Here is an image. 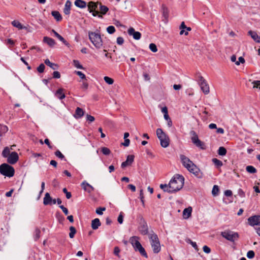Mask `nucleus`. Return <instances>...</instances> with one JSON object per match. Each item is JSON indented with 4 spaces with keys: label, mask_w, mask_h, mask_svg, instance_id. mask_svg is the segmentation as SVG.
Listing matches in <instances>:
<instances>
[{
    "label": "nucleus",
    "mask_w": 260,
    "mask_h": 260,
    "mask_svg": "<svg viewBox=\"0 0 260 260\" xmlns=\"http://www.w3.org/2000/svg\"><path fill=\"white\" fill-rule=\"evenodd\" d=\"M180 158L183 166L190 173L196 177H202V173L200 169L187 157L184 155H180Z\"/></svg>",
    "instance_id": "nucleus-1"
},
{
    "label": "nucleus",
    "mask_w": 260,
    "mask_h": 260,
    "mask_svg": "<svg viewBox=\"0 0 260 260\" xmlns=\"http://www.w3.org/2000/svg\"><path fill=\"white\" fill-rule=\"evenodd\" d=\"M184 178L182 175L176 174L169 182V190L167 189L168 192H175L180 190L183 186Z\"/></svg>",
    "instance_id": "nucleus-2"
},
{
    "label": "nucleus",
    "mask_w": 260,
    "mask_h": 260,
    "mask_svg": "<svg viewBox=\"0 0 260 260\" xmlns=\"http://www.w3.org/2000/svg\"><path fill=\"white\" fill-rule=\"evenodd\" d=\"M139 238L137 236H133L129 238V242L132 245L135 251L139 252L140 254L145 258L148 257L147 254L139 241Z\"/></svg>",
    "instance_id": "nucleus-3"
},
{
    "label": "nucleus",
    "mask_w": 260,
    "mask_h": 260,
    "mask_svg": "<svg viewBox=\"0 0 260 260\" xmlns=\"http://www.w3.org/2000/svg\"><path fill=\"white\" fill-rule=\"evenodd\" d=\"M88 34L89 39L94 47L98 49L102 48L103 45V42L101 35L98 32L91 31H89Z\"/></svg>",
    "instance_id": "nucleus-4"
},
{
    "label": "nucleus",
    "mask_w": 260,
    "mask_h": 260,
    "mask_svg": "<svg viewBox=\"0 0 260 260\" xmlns=\"http://www.w3.org/2000/svg\"><path fill=\"white\" fill-rule=\"evenodd\" d=\"M150 244L154 253H158L161 249L160 242L158 238L155 234H150L149 235Z\"/></svg>",
    "instance_id": "nucleus-5"
},
{
    "label": "nucleus",
    "mask_w": 260,
    "mask_h": 260,
    "mask_svg": "<svg viewBox=\"0 0 260 260\" xmlns=\"http://www.w3.org/2000/svg\"><path fill=\"white\" fill-rule=\"evenodd\" d=\"M156 133L157 138L160 140L161 146L164 148L167 147L170 143L169 137L160 128L156 129Z\"/></svg>",
    "instance_id": "nucleus-6"
},
{
    "label": "nucleus",
    "mask_w": 260,
    "mask_h": 260,
    "mask_svg": "<svg viewBox=\"0 0 260 260\" xmlns=\"http://www.w3.org/2000/svg\"><path fill=\"white\" fill-rule=\"evenodd\" d=\"M0 173L3 175L11 177L14 176L15 170L13 167L7 164H3L0 166Z\"/></svg>",
    "instance_id": "nucleus-7"
},
{
    "label": "nucleus",
    "mask_w": 260,
    "mask_h": 260,
    "mask_svg": "<svg viewBox=\"0 0 260 260\" xmlns=\"http://www.w3.org/2000/svg\"><path fill=\"white\" fill-rule=\"evenodd\" d=\"M190 134L191 136V140L193 144L202 150H205L206 149L205 143L199 139L197 133L194 131H190Z\"/></svg>",
    "instance_id": "nucleus-8"
},
{
    "label": "nucleus",
    "mask_w": 260,
    "mask_h": 260,
    "mask_svg": "<svg viewBox=\"0 0 260 260\" xmlns=\"http://www.w3.org/2000/svg\"><path fill=\"white\" fill-rule=\"evenodd\" d=\"M221 235L226 240L231 242H234L239 238V235L237 233L230 230L222 232Z\"/></svg>",
    "instance_id": "nucleus-9"
},
{
    "label": "nucleus",
    "mask_w": 260,
    "mask_h": 260,
    "mask_svg": "<svg viewBox=\"0 0 260 260\" xmlns=\"http://www.w3.org/2000/svg\"><path fill=\"white\" fill-rule=\"evenodd\" d=\"M100 5L99 2L94 3L93 2H90L88 4V10L90 13H92L93 16H98L100 18H103L102 16L99 14L98 11V5Z\"/></svg>",
    "instance_id": "nucleus-10"
},
{
    "label": "nucleus",
    "mask_w": 260,
    "mask_h": 260,
    "mask_svg": "<svg viewBox=\"0 0 260 260\" xmlns=\"http://www.w3.org/2000/svg\"><path fill=\"white\" fill-rule=\"evenodd\" d=\"M198 83L203 92L207 94L209 93V87L205 79L201 76L199 77Z\"/></svg>",
    "instance_id": "nucleus-11"
},
{
    "label": "nucleus",
    "mask_w": 260,
    "mask_h": 260,
    "mask_svg": "<svg viewBox=\"0 0 260 260\" xmlns=\"http://www.w3.org/2000/svg\"><path fill=\"white\" fill-rule=\"evenodd\" d=\"M249 224L251 226L260 225V215H254L248 219Z\"/></svg>",
    "instance_id": "nucleus-12"
},
{
    "label": "nucleus",
    "mask_w": 260,
    "mask_h": 260,
    "mask_svg": "<svg viewBox=\"0 0 260 260\" xmlns=\"http://www.w3.org/2000/svg\"><path fill=\"white\" fill-rule=\"evenodd\" d=\"M7 158V161L13 165L18 161L19 156L17 152H12Z\"/></svg>",
    "instance_id": "nucleus-13"
},
{
    "label": "nucleus",
    "mask_w": 260,
    "mask_h": 260,
    "mask_svg": "<svg viewBox=\"0 0 260 260\" xmlns=\"http://www.w3.org/2000/svg\"><path fill=\"white\" fill-rule=\"evenodd\" d=\"M128 34L129 36H133V38L135 40H139L141 38V34L139 31H136L135 29L133 27L129 28L127 30Z\"/></svg>",
    "instance_id": "nucleus-14"
},
{
    "label": "nucleus",
    "mask_w": 260,
    "mask_h": 260,
    "mask_svg": "<svg viewBox=\"0 0 260 260\" xmlns=\"http://www.w3.org/2000/svg\"><path fill=\"white\" fill-rule=\"evenodd\" d=\"M81 186L85 191H87L88 193H91L94 189L91 185L85 181H83L81 183Z\"/></svg>",
    "instance_id": "nucleus-15"
},
{
    "label": "nucleus",
    "mask_w": 260,
    "mask_h": 260,
    "mask_svg": "<svg viewBox=\"0 0 260 260\" xmlns=\"http://www.w3.org/2000/svg\"><path fill=\"white\" fill-rule=\"evenodd\" d=\"M134 159V156L133 155H129L127 156L126 161H123L121 164V167L124 168L127 166L128 165H131Z\"/></svg>",
    "instance_id": "nucleus-16"
},
{
    "label": "nucleus",
    "mask_w": 260,
    "mask_h": 260,
    "mask_svg": "<svg viewBox=\"0 0 260 260\" xmlns=\"http://www.w3.org/2000/svg\"><path fill=\"white\" fill-rule=\"evenodd\" d=\"M84 110L80 107H77L76 109L75 114H74V117L76 119H79L81 118L84 115Z\"/></svg>",
    "instance_id": "nucleus-17"
},
{
    "label": "nucleus",
    "mask_w": 260,
    "mask_h": 260,
    "mask_svg": "<svg viewBox=\"0 0 260 260\" xmlns=\"http://www.w3.org/2000/svg\"><path fill=\"white\" fill-rule=\"evenodd\" d=\"M52 198L48 192H46L43 199V204L44 205H52Z\"/></svg>",
    "instance_id": "nucleus-18"
},
{
    "label": "nucleus",
    "mask_w": 260,
    "mask_h": 260,
    "mask_svg": "<svg viewBox=\"0 0 260 260\" xmlns=\"http://www.w3.org/2000/svg\"><path fill=\"white\" fill-rule=\"evenodd\" d=\"M248 35L250 36L251 38L256 43H260V40L258 38V36L255 31L249 30L248 32Z\"/></svg>",
    "instance_id": "nucleus-19"
},
{
    "label": "nucleus",
    "mask_w": 260,
    "mask_h": 260,
    "mask_svg": "<svg viewBox=\"0 0 260 260\" xmlns=\"http://www.w3.org/2000/svg\"><path fill=\"white\" fill-rule=\"evenodd\" d=\"M71 5V2L69 0H68L65 4L64 8L63 9V12L66 15L70 14Z\"/></svg>",
    "instance_id": "nucleus-20"
},
{
    "label": "nucleus",
    "mask_w": 260,
    "mask_h": 260,
    "mask_svg": "<svg viewBox=\"0 0 260 260\" xmlns=\"http://www.w3.org/2000/svg\"><path fill=\"white\" fill-rule=\"evenodd\" d=\"M192 208L191 207H189L184 209L183 211V216L184 219L188 218L191 214Z\"/></svg>",
    "instance_id": "nucleus-21"
},
{
    "label": "nucleus",
    "mask_w": 260,
    "mask_h": 260,
    "mask_svg": "<svg viewBox=\"0 0 260 260\" xmlns=\"http://www.w3.org/2000/svg\"><path fill=\"white\" fill-rule=\"evenodd\" d=\"M101 223L99 218H95L91 221V228L93 230H96L101 225Z\"/></svg>",
    "instance_id": "nucleus-22"
},
{
    "label": "nucleus",
    "mask_w": 260,
    "mask_h": 260,
    "mask_svg": "<svg viewBox=\"0 0 260 260\" xmlns=\"http://www.w3.org/2000/svg\"><path fill=\"white\" fill-rule=\"evenodd\" d=\"M43 41L50 47H53L55 44L54 40L48 37H44L43 38Z\"/></svg>",
    "instance_id": "nucleus-23"
},
{
    "label": "nucleus",
    "mask_w": 260,
    "mask_h": 260,
    "mask_svg": "<svg viewBox=\"0 0 260 260\" xmlns=\"http://www.w3.org/2000/svg\"><path fill=\"white\" fill-rule=\"evenodd\" d=\"M139 231L141 234L143 235H145L148 234V227L145 222L141 225V226L139 228Z\"/></svg>",
    "instance_id": "nucleus-24"
},
{
    "label": "nucleus",
    "mask_w": 260,
    "mask_h": 260,
    "mask_svg": "<svg viewBox=\"0 0 260 260\" xmlns=\"http://www.w3.org/2000/svg\"><path fill=\"white\" fill-rule=\"evenodd\" d=\"M52 32L54 34L55 36L61 42H62L64 45L66 46L69 45V44L64 40V39L55 30L52 29Z\"/></svg>",
    "instance_id": "nucleus-25"
},
{
    "label": "nucleus",
    "mask_w": 260,
    "mask_h": 260,
    "mask_svg": "<svg viewBox=\"0 0 260 260\" xmlns=\"http://www.w3.org/2000/svg\"><path fill=\"white\" fill-rule=\"evenodd\" d=\"M75 5L80 8H85L86 7V3L82 0H76Z\"/></svg>",
    "instance_id": "nucleus-26"
},
{
    "label": "nucleus",
    "mask_w": 260,
    "mask_h": 260,
    "mask_svg": "<svg viewBox=\"0 0 260 260\" xmlns=\"http://www.w3.org/2000/svg\"><path fill=\"white\" fill-rule=\"evenodd\" d=\"M55 96L60 100H62L65 98V94L63 93V89L62 88L58 89L55 92Z\"/></svg>",
    "instance_id": "nucleus-27"
},
{
    "label": "nucleus",
    "mask_w": 260,
    "mask_h": 260,
    "mask_svg": "<svg viewBox=\"0 0 260 260\" xmlns=\"http://www.w3.org/2000/svg\"><path fill=\"white\" fill-rule=\"evenodd\" d=\"M99 14H102L105 15L106 14V13L108 11L109 8L104 5H102L101 3H100V6H99Z\"/></svg>",
    "instance_id": "nucleus-28"
},
{
    "label": "nucleus",
    "mask_w": 260,
    "mask_h": 260,
    "mask_svg": "<svg viewBox=\"0 0 260 260\" xmlns=\"http://www.w3.org/2000/svg\"><path fill=\"white\" fill-rule=\"evenodd\" d=\"M45 63L54 70H57L58 68V66L57 64L52 63L48 59L45 60Z\"/></svg>",
    "instance_id": "nucleus-29"
},
{
    "label": "nucleus",
    "mask_w": 260,
    "mask_h": 260,
    "mask_svg": "<svg viewBox=\"0 0 260 260\" xmlns=\"http://www.w3.org/2000/svg\"><path fill=\"white\" fill-rule=\"evenodd\" d=\"M161 10L163 17L167 19L169 17V11L168 8L165 5H162Z\"/></svg>",
    "instance_id": "nucleus-30"
},
{
    "label": "nucleus",
    "mask_w": 260,
    "mask_h": 260,
    "mask_svg": "<svg viewBox=\"0 0 260 260\" xmlns=\"http://www.w3.org/2000/svg\"><path fill=\"white\" fill-rule=\"evenodd\" d=\"M51 14L54 17V18L56 20V21H59L61 20L62 17L59 12L57 11H52Z\"/></svg>",
    "instance_id": "nucleus-31"
},
{
    "label": "nucleus",
    "mask_w": 260,
    "mask_h": 260,
    "mask_svg": "<svg viewBox=\"0 0 260 260\" xmlns=\"http://www.w3.org/2000/svg\"><path fill=\"white\" fill-rule=\"evenodd\" d=\"M12 24L13 26L17 27L19 29H22L24 28L22 25L17 20H14L12 22Z\"/></svg>",
    "instance_id": "nucleus-32"
},
{
    "label": "nucleus",
    "mask_w": 260,
    "mask_h": 260,
    "mask_svg": "<svg viewBox=\"0 0 260 260\" xmlns=\"http://www.w3.org/2000/svg\"><path fill=\"white\" fill-rule=\"evenodd\" d=\"M212 161L217 168H220L223 165L222 162L216 158H213Z\"/></svg>",
    "instance_id": "nucleus-33"
},
{
    "label": "nucleus",
    "mask_w": 260,
    "mask_h": 260,
    "mask_svg": "<svg viewBox=\"0 0 260 260\" xmlns=\"http://www.w3.org/2000/svg\"><path fill=\"white\" fill-rule=\"evenodd\" d=\"M246 170L247 172L251 174H254L257 172L256 169L252 166H247L246 167Z\"/></svg>",
    "instance_id": "nucleus-34"
},
{
    "label": "nucleus",
    "mask_w": 260,
    "mask_h": 260,
    "mask_svg": "<svg viewBox=\"0 0 260 260\" xmlns=\"http://www.w3.org/2000/svg\"><path fill=\"white\" fill-rule=\"evenodd\" d=\"M249 81L251 82V83L253 85V88H258L260 89V80L252 81L251 79H249Z\"/></svg>",
    "instance_id": "nucleus-35"
},
{
    "label": "nucleus",
    "mask_w": 260,
    "mask_h": 260,
    "mask_svg": "<svg viewBox=\"0 0 260 260\" xmlns=\"http://www.w3.org/2000/svg\"><path fill=\"white\" fill-rule=\"evenodd\" d=\"M227 152L226 149L223 147H220L218 150V154L221 156H224Z\"/></svg>",
    "instance_id": "nucleus-36"
},
{
    "label": "nucleus",
    "mask_w": 260,
    "mask_h": 260,
    "mask_svg": "<svg viewBox=\"0 0 260 260\" xmlns=\"http://www.w3.org/2000/svg\"><path fill=\"white\" fill-rule=\"evenodd\" d=\"M219 192V189L217 185H214L212 188V193L213 196H217L218 195Z\"/></svg>",
    "instance_id": "nucleus-37"
},
{
    "label": "nucleus",
    "mask_w": 260,
    "mask_h": 260,
    "mask_svg": "<svg viewBox=\"0 0 260 260\" xmlns=\"http://www.w3.org/2000/svg\"><path fill=\"white\" fill-rule=\"evenodd\" d=\"M8 130L7 126L0 124V136L5 134Z\"/></svg>",
    "instance_id": "nucleus-38"
},
{
    "label": "nucleus",
    "mask_w": 260,
    "mask_h": 260,
    "mask_svg": "<svg viewBox=\"0 0 260 260\" xmlns=\"http://www.w3.org/2000/svg\"><path fill=\"white\" fill-rule=\"evenodd\" d=\"M185 241L187 243L190 244L192 245V246L195 249V250L196 251H198L199 250V248L198 247L197 244L195 242L192 241L189 238L186 239Z\"/></svg>",
    "instance_id": "nucleus-39"
},
{
    "label": "nucleus",
    "mask_w": 260,
    "mask_h": 260,
    "mask_svg": "<svg viewBox=\"0 0 260 260\" xmlns=\"http://www.w3.org/2000/svg\"><path fill=\"white\" fill-rule=\"evenodd\" d=\"M10 149L9 148V147H5L2 152L3 156L4 157H8L11 154L10 153Z\"/></svg>",
    "instance_id": "nucleus-40"
},
{
    "label": "nucleus",
    "mask_w": 260,
    "mask_h": 260,
    "mask_svg": "<svg viewBox=\"0 0 260 260\" xmlns=\"http://www.w3.org/2000/svg\"><path fill=\"white\" fill-rule=\"evenodd\" d=\"M70 233H69V237L70 238H73L75 236V234L76 233V230L74 226H70Z\"/></svg>",
    "instance_id": "nucleus-41"
},
{
    "label": "nucleus",
    "mask_w": 260,
    "mask_h": 260,
    "mask_svg": "<svg viewBox=\"0 0 260 260\" xmlns=\"http://www.w3.org/2000/svg\"><path fill=\"white\" fill-rule=\"evenodd\" d=\"M73 65L77 69H83V66L80 63V62L77 60H74L73 61Z\"/></svg>",
    "instance_id": "nucleus-42"
},
{
    "label": "nucleus",
    "mask_w": 260,
    "mask_h": 260,
    "mask_svg": "<svg viewBox=\"0 0 260 260\" xmlns=\"http://www.w3.org/2000/svg\"><path fill=\"white\" fill-rule=\"evenodd\" d=\"M41 231L39 229H37L34 233V238L35 240H37L40 237Z\"/></svg>",
    "instance_id": "nucleus-43"
},
{
    "label": "nucleus",
    "mask_w": 260,
    "mask_h": 260,
    "mask_svg": "<svg viewBox=\"0 0 260 260\" xmlns=\"http://www.w3.org/2000/svg\"><path fill=\"white\" fill-rule=\"evenodd\" d=\"M101 151L102 153L106 155H109L111 152L110 150L107 147H102L101 149Z\"/></svg>",
    "instance_id": "nucleus-44"
},
{
    "label": "nucleus",
    "mask_w": 260,
    "mask_h": 260,
    "mask_svg": "<svg viewBox=\"0 0 260 260\" xmlns=\"http://www.w3.org/2000/svg\"><path fill=\"white\" fill-rule=\"evenodd\" d=\"M104 79L105 81L109 85L112 84L114 82V80L113 79L107 76L104 77Z\"/></svg>",
    "instance_id": "nucleus-45"
},
{
    "label": "nucleus",
    "mask_w": 260,
    "mask_h": 260,
    "mask_svg": "<svg viewBox=\"0 0 260 260\" xmlns=\"http://www.w3.org/2000/svg\"><path fill=\"white\" fill-rule=\"evenodd\" d=\"M149 49L153 52H156L157 51V48L156 45L154 43H151L149 45Z\"/></svg>",
    "instance_id": "nucleus-46"
},
{
    "label": "nucleus",
    "mask_w": 260,
    "mask_h": 260,
    "mask_svg": "<svg viewBox=\"0 0 260 260\" xmlns=\"http://www.w3.org/2000/svg\"><path fill=\"white\" fill-rule=\"evenodd\" d=\"M107 31L109 34H113L115 31V28L114 26L111 25L107 28Z\"/></svg>",
    "instance_id": "nucleus-47"
},
{
    "label": "nucleus",
    "mask_w": 260,
    "mask_h": 260,
    "mask_svg": "<svg viewBox=\"0 0 260 260\" xmlns=\"http://www.w3.org/2000/svg\"><path fill=\"white\" fill-rule=\"evenodd\" d=\"M45 68V66L43 63H41L37 69V71L40 73L44 72Z\"/></svg>",
    "instance_id": "nucleus-48"
},
{
    "label": "nucleus",
    "mask_w": 260,
    "mask_h": 260,
    "mask_svg": "<svg viewBox=\"0 0 260 260\" xmlns=\"http://www.w3.org/2000/svg\"><path fill=\"white\" fill-rule=\"evenodd\" d=\"M55 155H56V156L60 158L61 159H64V156L58 150L55 152Z\"/></svg>",
    "instance_id": "nucleus-49"
},
{
    "label": "nucleus",
    "mask_w": 260,
    "mask_h": 260,
    "mask_svg": "<svg viewBox=\"0 0 260 260\" xmlns=\"http://www.w3.org/2000/svg\"><path fill=\"white\" fill-rule=\"evenodd\" d=\"M117 221L120 224H122L123 221V213L121 212L118 217Z\"/></svg>",
    "instance_id": "nucleus-50"
},
{
    "label": "nucleus",
    "mask_w": 260,
    "mask_h": 260,
    "mask_svg": "<svg viewBox=\"0 0 260 260\" xmlns=\"http://www.w3.org/2000/svg\"><path fill=\"white\" fill-rule=\"evenodd\" d=\"M255 253L252 250H249L247 253V257L249 258H252L254 257Z\"/></svg>",
    "instance_id": "nucleus-51"
},
{
    "label": "nucleus",
    "mask_w": 260,
    "mask_h": 260,
    "mask_svg": "<svg viewBox=\"0 0 260 260\" xmlns=\"http://www.w3.org/2000/svg\"><path fill=\"white\" fill-rule=\"evenodd\" d=\"M62 191L64 193H66V198L68 199H69L71 198V193L70 192H68L66 188H63Z\"/></svg>",
    "instance_id": "nucleus-52"
},
{
    "label": "nucleus",
    "mask_w": 260,
    "mask_h": 260,
    "mask_svg": "<svg viewBox=\"0 0 260 260\" xmlns=\"http://www.w3.org/2000/svg\"><path fill=\"white\" fill-rule=\"evenodd\" d=\"M106 210V208L103 207H100L96 209V213L99 215H102L103 214V211H105Z\"/></svg>",
    "instance_id": "nucleus-53"
},
{
    "label": "nucleus",
    "mask_w": 260,
    "mask_h": 260,
    "mask_svg": "<svg viewBox=\"0 0 260 260\" xmlns=\"http://www.w3.org/2000/svg\"><path fill=\"white\" fill-rule=\"evenodd\" d=\"M170 185L169 184L168 185L167 184H161L160 185V188L162 189H163L165 191H167V189L169 190V189H170Z\"/></svg>",
    "instance_id": "nucleus-54"
},
{
    "label": "nucleus",
    "mask_w": 260,
    "mask_h": 260,
    "mask_svg": "<svg viewBox=\"0 0 260 260\" xmlns=\"http://www.w3.org/2000/svg\"><path fill=\"white\" fill-rule=\"evenodd\" d=\"M75 73L78 75L82 79H85V75L80 71H75Z\"/></svg>",
    "instance_id": "nucleus-55"
},
{
    "label": "nucleus",
    "mask_w": 260,
    "mask_h": 260,
    "mask_svg": "<svg viewBox=\"0 0 260 260\" xmlns=\"http://www.w3.org/2000/svg\"><path fill=\"white\" fill-rule=\"evenodd\" d=\"M245 62V59L244 58L242 57V56H240L238 58V61H236L235 62V64L237 66H239L240 64V63H244Z\"/></svg>",
    "instance_id": "nucleus-56"
},
{
    "label": "nucleus",
    "mask_w": 260,
    "mask_h": 260,
    "mask_svg": "<svg viewBox=\"0 0 260 260\" xmlns=\"http://www.w3.org/2000/svg\"><path fill=\"white\" fill-rule=\"evenodd\" d=\"M86 120L87 121H89L90 122H92L94 121L95 118L93 116H92L90 115H89V114H87L86 115Z\"/></svg>",
    "instance_id": "nucleus-57"
},
{
    "label": "nucleus",
    "mask_w": 260,
    "mask_h": 260,
    "mask_svg": "<svg viewBox=\"0 0 260 260\" xmlns=\"http://www.w3.org/2000/svg\"><path fill=\"white\" fill-rule=\"evenodd\" d=\"M116 42H117V44L121 45L123 44V43L124 42V39L122 37H119L117 38Z\"/></svg>",
    "instance_id": "nucleus-58"
},
{
    "label": "nucleus",
    "mask_w": 260,
    "mask_h": 260,
    "mask_svg": "<svg viewBox=\"0 0 260 260\" xmlns=\"http://www.w3.org/2000/svg\"><path fill=\"white\" fill-rule=\"evenodd\" d=\"M59 208L62 210L63 212L66 215H68L69 213L68 210L67 208L64 207L63 205H60Z\"/></svg>",
    "instance_id": "nucleus-59"
},
{
    "label": "nucleus",
    "mask_w": 260,
    "mask_h": 260,
    "mask_svg": "<svg viewBox=\"0 0 260 260\" xmlns=\"http://www.w3.org/2000/svg\"><path fill=\"white\" fill-rule=\"evenodd\" d=\"M53 77L54 78L58 79L60 77V74L58 71H54L53 73Z\"/></svg>",
    "instance_id": "nucleus-60"
},
{
    "label": "nucleus",
    "mask_w": 260,
    "mask_h": 260,
    "mask_svg": "<svg viewBox=\"0 0 260 260\" xmlns=\"http://www.w3.org/2000/svg\"><path fill=\"white\" fill-rule=\"evenodd\" d=\"M238 194L242 197V198H243L245 197V192L243 191V190L241 189V188H239L238 190Z\"/></svg>",
    "instance_id": "nucleus-61"
},
{
    "label": "nucleus",
    "mask_w": 260,
    "mask_h": 260,
    "mask_svg": "<svg viewBox=\"0 0 260 260\" xmlns=\"http://www.w3.org/2000/svg\"><path fill=\"white\" fill-rule=\"evenodd\" d=\"M203 251L206 253H209L211 251L210 248L206 245H205L203 247Z\"/></svg>",
    "instance_id": "nucleus-62"
},
{
    "label": "nucleus",
    "mask_w": 260,
    "mask_h": 260,
    "mask_svg": "<svg viewBox=\"0 0 260 260\" xmlns=\"http://www.w3.org/2000/svg\"><path fill=\"white\" fill-rule=\"evenodd\" d=\"M119 252H120V249L119 248V247H115L114 249V254L116 256H118Z\"/></svg>",
    "instance_id": "nucleus-63"
},
{
    "label": "nucleus",
    "mask_w": 260,
    "mask_h": 260,
    "mask_svg": "<svg viewBox=\"0 0 260 260\" xmlns=\"http://www.w3.org/2000/svg\"><path fill=\"white\" fill-rule=\"evenodd\" d=\"M224 195L226 197H230L232 195V191L231 190H226L224 191Z\"/></svg>",
    "instance_id": "nucleus-64"
}]
</instances>
